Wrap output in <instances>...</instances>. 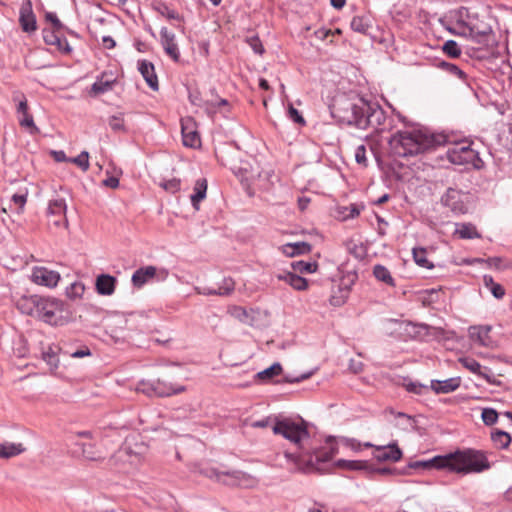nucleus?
Instances as JSON below:
<instances>
[{"instance_id": "f257e3e1", "label": "nucleus", "mask_w": 512, "mask_h": 512, "mask_svg": "<svg viewBox=\"0 0 512 512\" xmlns=\"http://www.w3.org/2000/svg\"><path fill=\"white\" fill-rule=\"evenodd\" d=\"M272 431L274 434L282 435L300 450L298 454L285 453L286 459L295 465L294 471L305 474H324L330 471L331 465L329 462L338 454L335 438L330 436L327 438L324 446L312 451H306L303 442L310 438V433L306 422L302 418L294 420L288 417H276L274 418Z\"/></svg>"}, {"instance_id": "f03ea898", "label": "nucleus", "mask_w": 512, "mask_h": 512, "mask_svg": "<svg viewBox=\"0 0 512 512\" xmlns=\"http://www.w3.org/2000/svg\"><path fill=\"white\" fill-rule=\"evenodd\" d=\"M448 135L432 130H398L389 141L390 153L396 157H408L444 145Z\"/></svg>"}, {"instance_id": "7ed1b4c3", "label": "nucleus", "mask_w": 512, "mask_h": 512, "mask_svg": "<svg viewBox=\"0 0 512 512\" xmlns=\"http://www.w3.org/2000/svg\"><path fill=\"white\" fill-rule=\"evenodd\" d=\"M332 115L342 125H355L358 128H378L386 119L380 107L373 108L368 103L361 104L346 102L343 107H333Z\"/></svg>"}, {"instance_id": "20e7f679", "label": "nucleus", "mask_w": 512, "mask_h": 512, "mask_svg": "<svg viewBox=\"0 0 512 512\" xmlns=\"http://www.w3.org/2000/svg\"><path fill=\"white\" fill-rule=\"evenodd\" d=\"M447 463L445 469L449 472L467 475L477 474L491 468L487 452L474 448L457 449L444 455Z\"/></svg>"}, {"instance_id": "39448f33", "label": "nucleus", "mask_w": 512, "mask_h": 512, "mask_svg": "<svg viewBox=\"0 0 512 512\" xmlns=\"http://www.w3.org/2000/svg\"><path fill=\"white\" fill-rule=\"evenodd\" d=\"M64 311H66L65 304L61 300L39 296L36 318L53 326L63 325L66 320Z\"/></svg>"}, {"instance_id": "423d86ee", "label": "nucleus", "mask_w": 512, "mask_h": 512, "mask_svg": "<svg viewBox=\"0 0 512 512\" xmlns=\"http://www.w3.org/2000/svg\"><path fill=\"white\" fill-rule=\"evenodd\" d=\"M200 472L210 479H214L217 482H221L229 486L238 485L247 477L244 472L239 470H220L213 466L204 467Z\"/></svg>"}, {"instance_id": "0eeeda50", "label": "nucleus", "mask_w": 512, "mask_h": 512, "mask_svg": "<svg viewBox=\"0 0 512 512\" xmlns=\"http://www.w3.org/2000/svg\"><path fill=\"white\" fill-rule=\"evenodd\" d=\"M465 194L458 189L449 187L441 197V204L448 208L453 215H463L468 212V205L464 200Z\"/></svg>"}, {"instance_id": "6e6552de", "label": "nucleus", "mask_w": 512, "mask_h": 512, "mask_svg": "<svg viewBox=\"0 0 512 512\" xmlns=\"http://www.w3.org/2000/svg\"><path fill=\"white\" fill-rule=\"evenodd\" d=\"M364 447L375 449V451L373 453V457L378 462H386V461L397 462V461L401 460V458L403 456L401 449L398 447V445L396 443L382 445V446H375L370 442H366V443H364Z\"/></svg>"}, {"instance_id": "1a4fd4ad", "label": "nucleus", "mask_w": 512, "mask_h": 512, "mask_svg": "<svg viewBox=\"0 0 512 512\" xmlns=\"http://www.w3.org/2000/svg\"><path fill=\"white\" fill-rule=\"evenodd\" d=\"M204 110L214 120L219 118H230L232 116L231 105L226 99L215 96L213 100L204 102Z\"/></svg>"}, {"instance_id": "9d476101", "label": "nucleus", "mask_w": 512, "mask_h": 512, "mask_svg": "<svg viewBox=\"0 0 512 512\" xmlns=\"http://www.w3.org/2000/svg\"><path fill=\"white\" fill-rule=\"evenodd\" d=\"M472 41L480 45H489L493 41V30L492 27L479 20H470Z\"/></svg>"}, {"instance_id": "9b49d317", "label": "nucleus", "mask_w": 512, "mask_h": 512, "mask_svg": "<svg viewBox=\"0 0 512 512\" xmlns=\"http://www.w3.org/2000/svg\"><path fill=\"white\" fill-rule=\"evenodd\" d=\"M19 23L24 32L32 33L37 29L36 16L31 0H24L19 11Z\"/></svg>"}, {"instance_id": "f8f14e48", "label": "nucleus", "mask_w": 512, "mask_h": 512, "mask_svg": "<svg viewBox=\"0 0 512 512\" xmlns=\"http://www.w3.org/2000/svg\"><path fill=\"white\" fill-rule=\"evenodd\" d=\"M31 280L38 285L55 287L60 280V275L46 267H35L32 270Z\"/></svg>"}, {"instance_id": "ddd939ff", "label": "nucleus", "mask_w": 512, "mask_h": 512, "mask_svg": "<svg viewBox=\"0 0 512 512\" xmlns=\"http://www.w3.org/2000/svg\"><path fill=\"white\" fill-rule=\"evenodd\" d=\"M446 463H447V460H446L445 456L438 455L429 460H418V461L409 462L406 467L401 469L400 473H401V475H408L410 469L428 470V469L434 468L437 470H442V469H445Z\"/></svg>"}, {"instance_id": "4468645a", "label": "nucleus", "mask_w": 512, "mask_h": 512, "mask_svg": "<svg viewBox=\"0 0 512 512\" xmlns=\"http://www.w3.org/2000/svg\"><path fill=\"white\" fill-rule=\"evenodd\" d=\"M161 44L165 53L172 58L175 62L180 59V51L175 41V34L170 32L166 27L160 30Z\"/></svg>"}, {"instance_id": "2eb2a0df", "label": "nucleus", "mask_w": 512, "mask_h": 512, "mask_svg": "<svg viewBox=\"0 0 512 512\" xmlns=\"http://www.w3.org/2000/svg\"><path fill=\"white\" fill-rule=\"evenodd\" d=\"M432 327L424 323H413L411 321L401 322L402 331L410 338L423 340L429 335Z\"/></svg>"}, {"instance_id": "dca6fc26", "label": "nucleus", "mask_w": 512, "mask_h": 512, "mask_svg": "<svg viewBox=\"0 0 512 512\" xmlns=\"http://www.w3.org/2000/svg\"><path fill=\"white\" fill-rule=\"evenodd\" d=\"M138 70L144 80L146 81L147 85L153 90L158 91L159 89V83L158 78L155 73V67L152 62L148 60H139L138 61Z\"/></svg>"}, {"instance_id": "f3484780", "label": "nucleus", "mask_w": 512, "mask_h": 512, "mask_svg": "<svg viewBox=\"0 0 512 512\" xmlns=\"http://www.w3.org/2000/svg\"><path fill=\"white\" fill-rule=\"evenodd\" d=\"M461 385L460 377H452L446 380H432L431 389L436 394H447L457 390Z\"/></svg>"}, {"instance_id": "a211bd4d", "label": "nucleus", "mask_w": 512, "mask_h": 512, "mask_svg": "<svg viewBox=\"0 0 512 512\" xmlns=\"http://www.w3.org/2000/svg\"><path fill=\"white\" fill-rule=\"evenodd\" d=\"M156 267L145 266L137 269L131 278L132 284L136 288H142L146 283L156 276Z\"/></svg>"}, {"instance_id": "6ab92c4d", "label": "nucleus", "mask_w": 512, "mask_h": 512, "mask_svg": "<svg viewBox=\"0 0 512 512\" xmlns=\"http://www.w3.org/2000/svg\"><path fill=\"white\" fill-rule=\"evenodd\" d=\"M155 396L156 397H169L175 394L182 393L186 390L183 385H174L161 380L154 381Z\"/></svg>"}, {"instance_id": "aec40b11", "label": "nucleus", "mask_w": 512, "mask_h": 512, "mask_svg": "<svg viewBox=\"0 0 512 512\" xmlns=\"http://www.w3.org/2000/svg\"><path fill=\"white\" fill-rule=\"evenodd\" d=\"M117 279L109 274H101L96 278V291L100 295H112L115 291Z\"/></svg>"}, {"instance_id": "412c9836", "label": "nucleus", "mask_w": 512, "mask_h": 512, "mask_svg": "<svg viewBox=\"0 0 512 512\" xmlns=\"http://www.w3.org/2000/svg\"><path fill=\"white\" fill-rule=\"evenodd\" d=\"M18 310L26 315L36 318L37 308H39V295L24 296L17 302Z\"/></svg>"}, {"instance_id": "4be33fe9", "label": "nucleus", "mask_w": 512, "mask_h": 512, "mask_svg": "<svg viewBox=\"0 0 512 512\" xmlns=\"http://www.w3.org/2000/svg\"><path fill=\"white\" fill-rule=\"evenodd\" d=\"M14 100L18 101L17 115L19 124L23 127L36 128L34 125L32 115L28 113V105L26 98L24 96H22L21 98L16 96L14 97Z\"/></svg>"}, {"instance_id": "5701e85b", "label": "nucleus", "mask_w": 512, "mask_h": 512, "mask_svg": "<svg viewBox=\"0 0 512 512\" xmlns=\"http://www.w3.org/2000/svg\"><path fill=\"white\" fill-rule=\"evenodd\" d=\"M491 326L489 325H475L469 328V337L472 341L478 343L481 346H488L489 344V333Z\"/></svg>"}, {"instance_id": "b1692460", "label": "nucleus", "mask_w": 512, "mask_h": 512, "mask_svg": "<svg viewBox=\"0 0 512 512\" xmlns=\"http://www.w3.org/2000/svg\"><path fill=\"white\" fill-rule=\"evenodd\" d=\"M207 187L208 183L206 178L196 180L190 200L192 207L197 211L200 209V202L206 198Z\"/></svg>"}, {"instance_id": "393cba45", "label": "nucleus", "mask_w": 512, "mask_h": 512, "mask_svg": "<svg viewBox=\"0 0 512 512\" xmlns=\"http://www.w3.org/2000/svg\"><path fill=\"white\" fill-rule=\"evenodd\" d=\"M67 211V204L64 198L59 196L50 199L47 207L48 217H61L64 218Z\"/></svg>"}, {"instance_id": "a878e982", "label": "nucleus", "mask_w": 512, "mask_h": 512, "mask_svg": "<svg viewBox=\"0 0 512 512\" xmlns=\"http://www.w3.org/2000/svg\"><path fill=\"white\" fill-rule=\"evenodd\" d=\"M311 244L305 241L287 243L282 246V252L288 257L307 254L311 251Z\"/></svg>"}, {"instance_id": "bb28decb", "label": "nucleus", "mask_w": 512, "mask_h": 512, "mask_svg": "<svg viewBox=\"0 0 512 512\" xmlns=\"http://www.w3.org/2000/svg\"><path fill=\"white\" fill-rule=\"evenodd\" d=\"M334 467L350 470V471H366L370 469V464L367 461L362 460H345L339 459L333 464Z\"/></svg>"}, {"instance_id": "cd10ccee", "label": "nucleus", "mask_w": 512, "mask_h": 512, "mask_svg": "<svg viewBox=\"0 0 512 512\" xmlns=\"http://www.w3.org/2000/svg\"><path fill=\"white\" fill-rule=\"evenodd\" d=\"M182 142L185 147L198 149L201 147V138L198 130H180Z\"/></svg>"}, {"instance_id": "c85d7f7f", "label": "nucleus", "mask_w": 512, "mask_h": 512, "mask_svg": "<svg viewBox=\"0 0 512 512\" xmlns=\"http://www.w3.org/2000/svg\"><path fill=\"white\" fill-rule=\"evenodd\" d=\"M25 451L21 443H1L0 444V458L9 459L17 456Z\"/></svg>"}, {"instance_id": "c756f323", "label": "nucleus", "mask_w": 512, "mask_h": 512, "mask_svg": "<svg viewBox=\"0 0 512 512\" xmlns=\"http://www.w3.org/2000/svg\"><path fill=\"white\" fill-rule=\"evenodd\" d=\"M373 275L378 281L383 282L390 287L396 286L394 278L392 277L390 271L384 265H374Z\"/></svg>"}, {"instance_id": "7c9ffc66", "label": "nucleus", "mask_w": 512, "mask_h": 512, "mask_svg": "<svg viewBox=\"0 0 512 512\" xmlns=\"http://www.w3.org/2000/svg\"><path fill=\"white\" fill-rule=\"evenodd\" d=\"M455 234L461 239H476L481 237L476 227L471 223L460 224L455 230Z\"/></svg>"}, {"instance_id": "2f4dec72", "label": "nucleus", "mask_w": 512, "mask_h": 512, "mask_svg": "<svg viewBox=\"0 0 512 512\" xmlns=\"http://www.w3.org/2000/svg\"><path fill=\"white\" fill-rule=\"evenodd\" d=\"M491 440L496 448L506 449L511 443V436L505 431L496 430L491 433Z\"/></svg>"}, {"instance_id": "473e14b6", "label": "nucleus", "mask_w": 512, "mask_h": 512, "mask_svg": "<svg viewBox=\"0 0 512 512\" xmlns=\"http://www.w3.org/2000/svg\"><path fill=\"white\" fill-rule=\"evenodd\" d=\"M412 255H413V259L415 261V263L422 267V268H426V269H432L434 267V265L432 264V262H430L426 255H427V250L423 247H415L412 249Z\"/></svg>"}, {"instance_id": "72a5a7b5", "label": "nucleus", "mask_w": 512, "mask_h": 512, "mask_svg": "<svg viewBox=\"0 0 512 512\" xmlns=\"http://www.w3.org/2000/svg\"><path fill=\"white\" fill-rule=\"evenodd\" d=\"M483 283L496 299H502L505 295V289L499 283H496L491 275L483 276Z\"/></svg>"}, {"instance_id": "f704fd0d", "label": "nucleus", "mask_w": 512, "mask_h": 512, "mask_svg": "<svg viewBox=\"0 0 512 512\" xmlns=\"http://www.w3.org/2000/svg\"><path fill=\"white\" fill-rule=\"evenodd\" d=\"M114 82V80H104L102 76L92 84L90 94L93 96H98L108 92L112 90Z\"/></svg>"}, {"instance_id": "c9c22d12", "label": "nucleus", "mask_w": 512, "mask_h": 512, "mask_svg": "<svg viewBox=\"0 0 512 512\" xmlns=\"http://www.w3.org/2000/svg\"><path fill=\"white\" fill-rule=\"evenodd\" d=\"M282 373V366L280 363H273L270 367L258 372L256 374V378L260 381H269L273 379L275 376H278Z\"/></svg>"}, {"instance_id": "e433bc0d", "label": "nucleus", "mask_w": 512, "mask_h": 512, "mask_svg": "<svg viewBox=\"0 0 512 512\" xmlns=\"http://www.w3.org/2000/svg\"><path fill=\"white\" fill-rule=\"evenodd\" d=\"M438 67L440 69H442L443 71L447 72L448 74L455 76L464 82H466V80H467L466 73L460 67H458L456 64L446 62V61H441V62H439Z\"/></svg>"}, {"instance_id": "4c0bfd02", "label": "nucleus", "mask_w": 512, "mask_h": 512, "mask_svg": "<svg viewBox=\"0 0 512 512\" xmlns=\"http://www.w3.org/2000/svg\"><path fill=\"white\" fill-rule=\"evenodd\" d=\"M85 292V286L82 282H73L71 283L65 290L66 296L70 300H78L81 299Z\"/></svg>"}, {"instance_id": "58836bf2", "label": "nucleus", "mask_w": 512, "mask_h": 512, "mask_svg": "<svg viewBox=\"0 0 512 512\" xmlns=\"http://www.w3.org/2000/svg\"><path fill=\"white\" fill-rule=\"evenodd\" d=\"M350 26L353 31L361 34H366L371 27L369 19L363 16L353 17Z\"/></svg>"}, {"instance_id": "ea45409f", "label": "nucleus", "mask_w": 512, "mask_h": 512, "mask_svg": "<svg viewBox=\"0 0 512 512\" xmlns=\"http://www.w3.org/2000/svg\"><path fill=\"white\" fill-rule=\"evenodd\" d=\"M350 292L349 286H345V288L339 287L338 293L339 294H332L329 298V302L334 307H340L343 304H345L348 295Z\"/></svg>"}, {"instance_id": "a19ab883", "label": "nucleus", "mask_w": 512, "mask_h": 512, "mask_svg": "<svg viewBox=\"0 0 512 512\" xmlns=\"http://www.w3.org/2000/svg\"><path fill=\"white\" fill-rule=\"evenodd\" d=\"M459 362L461 363V365L464 368H466L467 370H469L470 372H472V373H474V374H476L478 376L484 370V367H482V365L477 360H475L472 357L460 358Z\"/></svg>"}, {"instance_id": "79ce46f5", "label": "nucleus", "mask_w": 512, "mask_h": 512, "mask_svg": "<svg viewBox=\"0 0 512 512\" xmlns=\"http://www.w3.org/2000/svg\"><path fill=\"white\" fill-rule=\"evenodd\" d=\"M442 50L450 58H459L462 54L459 44L454 40H447L443 44Z\"/></svg>"}, {"instance_id": "37998d69", "label": "nucleus", "mask_w": 512, "mask_h": 512, "mask_svg": "<svg viewBox=\"0 0 512 512\" xmlns=\"http://www.w3.org/2000/svg\"><path fill=\"white\" fill-rule=\"evenodd\" d=\"M294 271L299 273H313L317 270L318 264L316 262L294 261L291 264Z\"/></svg>"}, {"instance_id": "c03bdc74", "label": "nucleus", "mask_w": 512, "mask_h": 512, "mask_svg": "<svg viewBox=\"0 0 512 512\" xmlns=\"http://www.w3.org/2000/svg\"><path fill=\"white\" fill-rule=\"evenodd\" d=\"M81 446L82 455L84 458L91 460V461H100L103 459V456L100 455L93 444L91 443H82L79 444Z\"/></svg>"}, {"instance_id": "a18cd8bd", "label": "nucleus", "mask_w": 512, "mask_h": 512, "mask_svg": "<svg viewBox=\"0 0 512 512\" xmlns=\"http://www.w3.org/2000/svg\"><path fill=\"white\" fill-rule=\"evenodd\" d=\"M450 31L458 36H463L472 40L470 22L459 21Z\"/></svg>"}, {"instance_id": "49530a36", "label": "nucleus", "mask_w": 512, "mask_h": 512, "mask_svg": "<svg viewBox=\"0 0 512 512\" xmlns=\"http://www.w3.org/2000/svg\"><path fill=\"white\" fill-rule=\"evenodd\" d=\"M69 163L77 165L82 171L86 172L90 167L89 153L87 151H82L78 156L70 157Z\"/></svg>"}, {"instance_id": "de8ad7c7", "label": "nucleus", "mask_w": 512, "mask_h": 512, "mask_svg": "<svg viewBox=\"0 0 512 512\" xmlns=\"http://www.w3.org/2000/svg\"><path fill=\"white\" fill-rule=\"evenodd\" d=\"M229 313L232 317L239 320L242 323L248 324L249 323V313L246 310V308L242 306L234 305L229 308Z\"/></svg>"}, {"instance_id": "09e8293b", "label": "nucleus", "mask_w": 512, "mask_h": 512, "mask_svg": "<svg viewBox=\"0 0 512 512\" xmlns=\"http://www.w3.org/2000/svg\"><path fill=\"white\" fill-rule=\"evenodd\" d=\"M235 290V282L232 278H224L222 283L217 289L218 296H229Z\"/></svg>"}, {"instance_id": "8fccbe9b", "label": "nucleus", "mask_w": 512, "mask_h": 512, "mask_svg": "<svg viewBox=\"0 0 512 512\" xmlns=\"http://www.w3.org/2000/svg\"><path fill=\"white\" fill-rule=\"evenodd\" d=\"M447 158L451 163L457 165H463L472 161L470 156H464L463 153L453 151L451 149L447 151Z\"/></svg>"}, {"instance_id": "3c124183", "label": "nucleus", "mask_w": 512, "mask_h": 512, "mask_svg": "<svg viewBox=\"0 0 512 512\" xmlns=\"http://www.w3.org/2000/svg\"><path fill=\"white\" fill-rule=\"evenodd\" d=\"M498 412L493 408H484L481 413V419L487 426H492L498 421Z\"/></svg>"}, {"instance_id": "603ef678", "label": "nucleus", "mask_w": 512, "mask_h": 512, "mask_svg": "<svg viewBox=\"0 0 512 512\" xmlns=\"http://www.w3.org/2000/svg\"><path fill=\"white\" fill-rule=\"evenodd\" d=\"M43 360L52 368L57 369L59 366V358L52 347H49L42 353Z\"/></svg>"}, {"instance_id": "864d4df0", "label": "nucleus", "mask_w": 512, "mask_h": 512, "mask_svg": "<svg viewBox=\"0 0 512 512\" xmlns=\"http://www.w3.org/2000/svg\"><path fill=\"white\" fill-rule=\"evenodd\" d=\"M156 10L164 17H166L169 20H176V21H182V16L175 11L174 9H170L167 5L161 4L159 5Z\"/></svg>"}, {"instance_id": "5fc2aeb1", "label": "nucleus", "mask_w": 512, "mask_h": 512, "mask_svg": "<svg viewBox=\"0 0 512 512\" xmlns=\"http://www.w3.org/2000/svg\"><path fill=\"white\" fill-rule=\"evenodd\" d=\"M159 185L165 191L174 194V193H176V192H178L180 190V188H181V181L178 178H172V179L164 180V181L160 182Z\"/></svg>"}, {"instance_id": "6e6d98bb", "label": "nucleus", "mask_w": 512, "mask_h": 512, "mask_svg": "<svg viewBox=\"0 0 512 512\" xmlns=\"http://www.w3.org/2000/svg\"><path fill=\"white\" fill-rule=\"evenodd\" d=\"M401 469L391 467H374L370 465L368 469L369 474H381V475H401Z\"/></svg>"}, {"instance_id": "4d7b16f0", "label": "nucleus", "mask_w": 512, "mask_h": 512, "mask_svg": "<svg viewBox=\"0 0 512 512\" xmlns=\"http://www.w3.org/2000/svg\"><path fill=\"white\" fill-rule=\"evenodd\" d=\"M136 390L138 392H141V393L147 395L148 397H154L155 396L154 381H152V382L141 381L138 383Z\"/></svg>"}, {"instance_id": "13d9d810", "label": "nucleus", "mask_w": 512, "mask_h": 512, "mask_svg": "<svg viewBox=\"0 0 512 512\" xmlns=\"http://www.w3.org/2000/svg\"><path fill=\"white\" fill-rule=\"evenodd\" d=\"M339 443L356 452L360 451L362 447H364V444H361L358 440L354 438L340 437Z\"/></svg>"}, {"instance_id": "bf43d9fd", "label": "nucleus", "mask_w": 512, "mask_h": 512, "mask_svg": "<svg viewBox=\"0 0 512 512\" xmlns=\"http://www.w3.org/2000/svg\"><path fill=\"white\" fill-rule=\"evenodd\" d=\"M214 97H215V96H213V95H211V97H210V98H209V97H207V96L203 97V96L201 95V93H199L198 91L190 92V94H189V99H190L191 103H192L193 105H195V106H199V107H201V108H203V109H204V102H205L206 100H213V99H214Z\"/></svg>"}, {"instance_id": "052dcab7", "label": "nucleus", "mask_w": 512, "mask_h": 512, "mask_svg": "<svg viewBox=\"0 0 512 512\" xmlns=\"http://www.w3.org/2000/svg\"><path fill=\"white\" fill-rule=\"evenodd\" d=\"M288 116L297 125L304 126L306 124L304 117L292 105L288 108Z\"/></svg>"}, {"instance_id": "680f3d73", "label": "nucleus", "mask_w": 512, "mask_h": 512, "mask_svg": "<svg viewBox=\"0 0 512 512\" xmlns=\"http://www.w3.org/2000/svg\"><path fill=\"white\" fill-rule=\"evenodd\" d=\"M291 280L292 283L290 286L293 287L295 290L304 291L308 287V281L297 274H294V277Z\"/></svg>"}, {"instance_id": "e2e57ef3", "label": "nucleus", "mask_w": 512, "mask_h": 512, "mask_svg": "<svg viewBox=\"0 0 512 512\" xmlns=\"http://www.w3.org/2000/svg\"><path fill=\"white\" fill-rule=\"evenodd\" d=\"M43 39L48 45H55V43L59 42V35L55 30L44 29L43 30Z\"/></svg>"}, {"instance_id": "0e129e2a", "label": "nucleus", "mask_w": 512, "mask_h": 512, "mask_svg": "<svg viewBox=\"0 0 512 512\" xmlns=\"http://www.w3.org/2000/svg\"><path fill=\"white\" fill-rule=\"evenodd\" d=\"M312 374H313V372L302 373L298 376L285 375L283 377V382L290 383V384L300 383V382L308 379L309 377H311Z\"/></svg>"}, {"instance_id": "69168bd1", "label": "nucleus", "mask_w": 512, "mask_h": 512, "mask_svg": "<svg viewBox=\"0 0 512 512\" xmlns=\"http://www.w3.org/2000/svg\"><path fill=\"white\" fill-rule=\"evenodd\" d=\"M355 160L358 164L367 166L366 148L364 145H359L355 150Z\"/></svg>"}, {"instance_id": "338daca9", "label": "nucleus", "mask_w": 512, "mask_h": 512, "mask_svg": "<svg viewBox=\"0 0 512 512\" xmlns=\"http://www.w3.org/2000/svg\"><path fill=\"white\" fill-rule=\"evenodd\" d=\"M249 46L253 49V51L257 54H263L264 48L257 36H253L247 39Z\"/></svg>"}, {"instance_id": "774afa93", "label": "nucleus", "mask_w": 512, "mask_h": 512, "mask_svg": "<svg viewBox=\"0 0 512 512\" xmlns=\"http://www.w3.org/2000/svg\"><path fill=\"white\" fill-rule=\"evenodd\" d=\"M406 389L409 392L415 393V394H423L425 391H428V387L426 385H423L421 383L416 382H410L406 385Z\"/></svg>"}]
</instances>
